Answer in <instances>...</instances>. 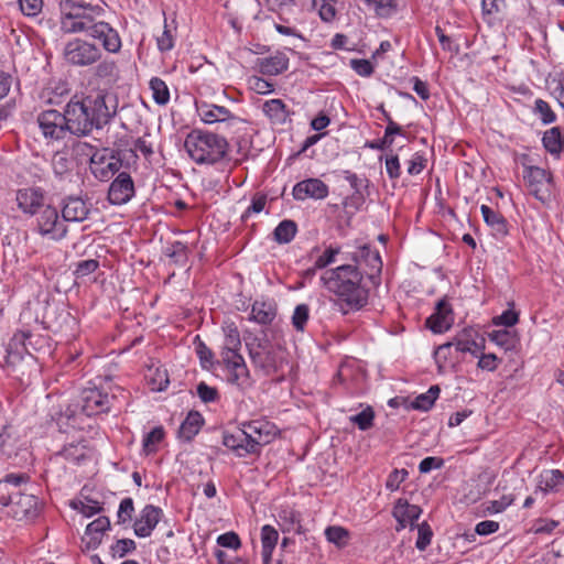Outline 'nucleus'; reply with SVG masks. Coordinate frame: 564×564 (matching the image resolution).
Returning <instances> with one entry per match:
<instances>
[{"label":"nucleus","instance_id":"nucleus-24","mask_svg":"<svg viewBox=\"0 0 564 564\" xmlns=\"http://www.w3.org/2000/svg\"><path fill=\"white\" fill-rule=\"evenodd\" d=\"M45 341V338L40 335H33L30 332L20 330L17 332L9 343V351L15 349L18 354L23 351L28 355H32L33 351L39 349V346Z\"/></svg>","mask_w":564,"mask_h":564},{"label":"nucleus","instance_id":"nucleus-44","mask_svg":"<svg viewBox=\"0 0 564 564\" xmlns=\"http://www.w3.org/2000/svg\"><path fill=\"white\" fill-rule=\"evenodd\" d=\"M533 113L538 116L543 124H551L556 121V115L550 105L543 99L534 101Z\"/></svg>","mask_w":564,"mask_h":564},{"label":"nucleus","instance_id":"nucleus-20","mask_svg":"<svg viewBox=\"0 0 564 564\" xmlns=\"http://www.w3.org/2000/svg\"><path fill=\"white\" fill-rule=\"evenodd\" d=\"M243 429L241 435L252 438L254 437L256 444L267 445L272 442L276 435V427L269 421L265 420H253L242 423Z\"/></svg>","mask_w":564,"mask_h":564},{"label":"nucleus","instance_id":"nucleus-17","mask_svg":"<svg viewBox=\"0 0 564 564\" xmlns=\"http://www.w3.org/2000/svg\"><path fill=\"white\" fill-rule=\"evenodd\" d=\"M61 213L64 223H82L90 214L91 204L80 196H66L61 200Z\"/></svg>","mask_w":564,"mask_h":564},{"label":"nucleus","instance_id":"nucleus-33","mask_svg":"<svg viewBox=\"0 0 564 564\" xmlns=\"http://www.w3.org/2000/svg\"><path fill=\"white\" fill-rule=\"evenodd\" d=\"M477 333L474 329H464L462 334L457 335L452 343H454L455 350L460 352H470L474 356H477L478 351L482 349L480 347L474 336Z\"/></svg>","mask_w":564,"mask_h":564},{"label":"nucleus","instance_id":"nucleus-41","mask_svg":"<svg viewBox=\"0 0 564 564\" xmlns=\"http://www.w3.org/2000/svg\"><path fill=\"white\" fill-rule=\"evenodd\" d=\"M337 3L338 0H313V8L324 22H333L337 14Z\"/></svg>","mask_w":564,"mask_h":564},{"label":"nucleus","instance_id":"nucleus-60","mask_svg":"<svg viewBox=\"0 0 564 564\" xmlns=\"http://www.w3.org/2000/svg\"><path fill=\"white\" fill-rule=\"evenodd\" d=\"M350 67L362 77H369L373 74V65L368 59L354 58L350 59Z\"/></svg>","mask_w":564,"mask_h":564},{"label":"nucleus","instance_id":"nucleus-53","mask_svg":"<svg viewBox=\"0 0 564 564\" xmlns=\"http://www.w3.org/2000/svg\"><path fill=\"white\" fill-rule=\"evenodd\" d=\"M134 512V506L132 498H124L121 500L119 505V509L117 512L118 523H126L127 521H130L132 518V514Z\"/></svg>","mask_w":564,"mask_h":564},{"label":"nucleus","instance_id":"nucleus-27","mask_svg":"<svg viewBox=\"0 0 564 564\" xmlns=\"http://www.w3.org/2000/svg\"><path fill=\"white\" fill-rule=\"evenodd\" d=\"M562 488H564V473L558 469L544 470L539 476L535 494L560 491Z\"/></svg>","mask_w":564,"mask_h":564},{"label":"nucleus","instance_id":"nucleus-49","mask_svg":"<svg viewBox=\"0 0 564 564\" xmlns=\"http://www.w3.org/2000/svg\"><path fill=\"white\" fill-rule=\"evenodd\" d=\"M379 17L391 15L398 7L397 0H366Z\"/></svg>","mask_w":564,"mask_h":564},{"label":"nucleus","instance_id":"nucleus-12","mask_svg":"<svg viewBox=\"0 0 564 564\" xmlns=\"http://www.w3.org/2000/svg\"><path fill=\"white\" fill-rule=\"evenodd\" d=\"M122 160L118 151L104 149L95 152L90 158V171L96 178L101 182L109 181L120 171Z\"/></svg>","mask_w":564,"mask_h":564},{"label":"nucleus","instance_id":"nucleus-28","mask_svg":"<svg viewBox=\"0 0 564 564\" xmlns=\"http://www.w3.org/2000/svg\"><path fill=\"white\" fill-rule=\"evenodd\" d=\"M110 520L108 517L101 516L90 522L87 528L85 534L89 536V540L86 542L87 549H97L102 539V534L109 530Z\"/></svg>","mask_w":564,"mask_h":564},{"label":"nucleus","instance_id":"nucleus-62","mask_svg":"<svg viewBox=\"0 0 564 564\" xmlns=\"http://www.w3.org/2000/svg\"><path fill=\"white\" fill-rule=\"evenodd\" d=\"M217 544L223 547L238 550L241 546L239 535L234 532H226L217 538Z\"/></svg>","mask_w":564,"mask_h":564},{"label":"nucleus","instance_id":"nucleus-22","mask_svg":"<svg viewBox=\"0 0 564 564\" xmlns=\"http://www.w3.org/2000/svg\"><path fill=\"white\" fill-rule=\"evenodd\" d=\"M292 194L296 200L323 199L328 195V186L318 178H307L296 183Z\"/></svg>","mask_w":564,"mask_h":564},{"label":"nucleus","instance_id":"nucleus-61","mask_svg":"<svg viewBox=\"0 0 564 564\" xmlns=\"http://www.w3.org/2000/svg\"><path fill=\"white\" fill-rule=\"evenodd\" d=\"M70 165L72 161L68 160L65 155H55L53 159L54 174L61 178L70 172Z\"/></svg>","mask_w":564,"mask_h":564},{"label":"nucleus","instance_id":"nucleus-29","mask_svg":"<svg viewBox=\"0 0 564 564\" xmlns=\"http://www.w3.org/2000/svg\"><path fill=\"white\" fill-rule=\"evenodd\" d=\"M276 316V306L272 302L256 301L251 307L250 319L261 325H270Z\"/></svg>","mask_w":564,"mask_h":564},{"label":"nucleus","instance_id":"nucleus-59","mask_svg":"<svg viewBox=\"0 0 564 564\" xmlns=\"http://www.w3.org/2000/svg\"><path fill=\"white\" fill-rule=\"evenodd\" d=\"M340 252L338 247H328L325 251L315 260V269H324L327 265L335 262L336 256Z\"/></svg>","mask_w":564,"mask_h":564},{"label":"nucleus","instance_id":"nucleus-58","mask_svg":"<svg viewBox=\"0 0 564 564\" xmlns=\"http://www.w3.org/2000/svg\"><path fill=\"white\" fill-rule=\"evenodd\" d=\"M170 383L167 370L156 368L153 376L151 377L152 390L164 391Z\"/></svg>","mask_w":564,"mask_h":564},{"label":"nucleus","instance_id":"nucleus-3","mask_svg":"<svg viewBox=\"0 0 564 564\" xmlns=\"http://www.w3.org/2000/svg\"><path fill=\"white\" fill-rule=\"evenodd\" d=\"M245 346L253 368L263 376L276 373L283 364V351L280 346L273 345L264 332L258 336L251 332L243 334Z\"/></svg>","mask_w":564,"mask_h":564},{"label":"nucleus","instance_id":"nucleus-46","mask_svg":"<svg viewBox=\"0 0 564 564\" xmlns=\"http://www.w3.org/2000/svg\"><path fill=\"white\" fill-rule=\"evenodd\" d=\"M375 412L371 406H367L361 412L351 415L350 422L356 424L359 430L368 431L373 425Z\"/></svg>","mask_w":564,"mask_h":564},{"label":"nucleus","instance_id":"nucleus-39","mask_svg":"<svg viewBox=\"0 0 564 564\" xmlns=\"http://www.w3.org/2000/svg\"><path fill=\"white\" fill-rule=\"evenodd\" d=\"M88 448L84 442L70 443L63 447L61 455L70 462L79 463L88 457Z\"/></svg>","mask_w":564,"mask_h":564},{"label":"nucleus","instance_id":"nucleus-23","mask_svg":"<svg viewBox=\"0 0 564 564\" xmlns=\"http://www.w3.org/2000/svg\"><path fill=\"white\" fill-rule=\"evenodd\" d=\"M162 516V509L153 505H147L135 520L133 530L137 536L147 538L151 535Z\"/></svg>","mask_w":564,"mask_h":564},{"label":"nucleus","instance_id":"nucleus-43","mask_svg":"<svg viewBox=\"0 0 564 564\" xmlns=\"http://www.w3.org/2000/svg\"><path fill=\"white\" fill-rule=\"evenodd\" d=\"M118 74V66L116 62L111 59L99 61L95 68V75L98 78L107 79L108 82H116Z\"/></svg>","mask_w":564,"mask_h":564},{"label":"nucleus","instance_id":"nucleus-57","mask_svg":"<svg viewBox=\"0 0 564 564\" xmlns=\"http://www.w3.org/2000/svg\"><path fill=\"white\" fill-rule=\"evenodd\" d=\"M99 268V262L96 259H88L79 261L76 264V269L74 271L76 278H85L91 273H94Z\"/></svg>","mask_w":564,"mask_h":564},{"label":"nucleus","instance_id":"nucleus-38","mask_svg":"<svg viewBox=\"0 0 564 564\" xmlns=\"http://www.w3.org/2000/svg\"><path fill=\"white\" fill-rule=\"evenodd\" d=\"M163 253L178 265H184L188 258L187 246L181 241H174L165 246Z\"/></svg>","mask_w":564,"mask_h":564},{"label":"nucleus","instance_id":"nucleus-45","mask_svg":"<svg viewBox=\"0 0 564 564\" xmlns=\"http://www.w3.org/2000/svg\"><path fill=\"white\" fill-rule=\"evenodd\" d=\"M325 535L328 542L344 547L348 543L349 532L343 527L333 525L325 530Z\"/></svg>","mask_w":564,"mask_h":564},{"label":"nucleus","instance_id":"nucleus-15","mask_svg":"<svg viewBox=\"0 0 564 564\" xmlns=\"http://www.w3.org/2000/svg\"><path fill=\"white\" fill-rule=\"evenodd\" d=\"M199 118L208 124L224 122L227 126L242 124L243 121L224 106H217L206 101L196 102Z\"/></svg>","mask_w":564,"mask_h":564},{"label":"nucleus","instance_id":"nucleus-16","mask_svg":"<svg viewBox=\"0 0 564 564\" xmlns=\"http://www.w3.org/2000/svg\"><path fill=\"white\" fill-rule=\"evenodd\" d=\"M112 398L97 388H88L82 392L80 412L87 416L106 413L110 410Z\"/></svg>","mask_w":564,"mask_h":564},{"label":"nucleus","instance_id":"nucleus-64","mask_svg":"<svg viewBox=\"0 0 564 564\" xmlns=\"http://www.w3.org/2000/svg\"><path fill=\"white\" fill-rule=\"evenodd\" d=\"M19 6L23 14L35 17L42 10L43 0H19Z\"/></svg>","mask_w":564,"mask_h":564},{"label":"nucleus","instance_id":"nucleus-37","mask_svg":"<svg viewBox=\"0 0 564 564\" xmlns=\"http://www.w3.org/2000/svg\"><path fill=\"white\" fill-rule=\"evenodd\" d=\"M279 540V532L269 524L261 529L262 557L272 555Z\"/></svg>","mask_w":564,"mask_h":564},{"label":"nucleus","instance_id":"nucleus-40","mask_svg":"<svg viewBox=\"0 0 564 564\" xmlns=\"http://www.w3.org/2000/svg\"><path fill=\"white\" fill-rule=\"evenodd\" d=\"M155 104L164 106L170 101V90L165 82L159 77H152L149 83Z\"/></svg>","mask_w":564,"mask_h":564},{"label":"nucleus","instance_id":"nucleus-25","mask_svg":"<svg viewBox=\"0 0 564 564\" xmlns=\"http://www.w3.org/2000/svg\"><path fill=\"white\" fill-rule=\"evenodd\" d=\"M422 513V510L416 505H410L405 499H399L394 507L392 514L395 518L398 525L397 531L403 530L408 524H413Z\"/></svg>","mask_w":564,"mask_h":564},{"label":"nucleus","instance_id":"nucleus-32","mask_svg":"<svg viewBox=\"0 0 564 564\" xmlns=\"http://www.w3.org/2000/svg\"><path fill=\"white\" fill-rule=\"evenodd\" d=\"M485 223L491 227L497 236L503 237L508 234V225L506 218L498 212H495L487 205L480 207Z\"/></svg>","mask_w":564,"mask_h":564},{"label":"nucleus","instance_id":"nucleus-35","mask_svg":"<svg viewBox=\"0 0 564 564\" xmlns=\"http://www.w3.org/2000/svg\"><path fill=\"white\" fill-rule=\"evenodd\" d=\"M543 147L547 152L558 155L564 148V138L562 137L561 129L553 127L544 132L542 138Z\"/></svg>","mask_w":564,"mask_h":564},{"label":"nucleus","instance_id":"nucleus-47","mask_svg":"<svg viewBox=\"0 0 564 564\" xmlns=\"http://www.w3.org/2000/svg\"><path fill=\"white\" fill-rule=\"evenodd\" d=\"M489 338L506 350L513 348L516 345V336L507 329L494 330L489 334Z\"/></svg>","mask_w":564,"mask_h":564},{"label":"nucleus","instance_id":"nucleus-6","mask_svg":"<svg viewBox=\"0 0 564 564\" xmlns=\"http://www.w3.org/2000/svg\"><path fill=\"white\" fill-rule=\"evenodd\" d=\"M106 10L100 6H95L90 18L78 25L77 33H85L86 36L98 41L108 53H118L122 46L120 35L110 23L104 20Z\"/></svg>","mask_w":564,"mask_h":564},{"label":"nucleus","instance_id":"nucleus-13","mask_svg":"<svg viewBox=\"0 0 564 564\" xmlns=\"http://www.w3.org/2000/svg\"><path fill=\"white\" fill-rule=\"evenodd\" d=\"M36 122L46 140L59 141L65 139L66 134L69 133L64 112H59L55 109L40 112Z\"/></svg>","mask_w":564,"mask_h":564},{"label":"nucleus","instance_id":"nucleus-2","mask_svg":"<svg viewBox=\"0 0 564 564\" xmlns=\"http://www.w3.org/2000/svg\"><path fill=\"white\" fill-rule=\"evenodd\" d=\"M321 281L336 299L334 306L344 315L358 312L368 304L369 290L364 273L352 264H343L323 272Z\"/></svg>","mask_w":564,"mask_h":564},{"label":"nucleus","instance_id":"nucleus-34","mask_svg":"<svg viewBox=\"0 0 564 564\" xmlns=\"http://www.w3.org/2000/svg\"><path fill=\"white\" fill-rule=\"evenodd\" d=\"M263 111L273 123L282 124L286 121L289 112L281 99L267 100L263 104Z\"/></svg>","mask_w":564,"mask_h":564},{"label":"nucleus","instance_id":"nucleus-11","mask_svg":"<svg viewBox=\"0 0 564 564\" xmlns=\"http://www.w3.org/2000/svg\"><path fill=\"white\" fill-rule=\"evenodd\" d=\"M59 9L62 13V29L66 33H77L78 25L85 23L90 18L95 6L83 0H59Z\"/></svg>","mask_w":564,"mask_h":564},{"label":"nucleus","instance_id":"nucleus-30","mask_svg":"<svg viewBox=\"0 0 564 564\" xmlns=\"http://www.w3.org/2000/svg\"><path fill=\"white\" fill-rule=\"evenodd\" d=\"M345 180L350 184L354 194L350 197L351 204L358 207L365 202V192L369 187V181L365 176H359L350 171H344Z\"/></svg>","mask_w":564,"mask_h":564},{"label":"nucleus","instance_id":"nucleus-5","mask_svg":"<svg viewBox=\"0 0 564 564\" xmlns=\"http://www.w3.org/2000/svg\"><path fill=\"white\" fill-rule=\"evenodd\" d=\"M225 344L220 352L221 362L229 372L228 381L245 388L250 384L249 369L240 355L241 337L237 326L234 323L225 328Z\"/></svg>","mask_w":564,"mask_h":564},{"label":"nucleus","instance_id":"nucleus-36","mask_svg":"<svg viewBox=\"0 0 564 564\" xmlns=\"http://www.w3.org/2000/svg\"><path fill=\"white\" fill-rule=\"evenodd\" d=\"M297 232V225L294 220L284 219L274 229L273 237L278 243L291 242Z\"/></svg>","mask_w":564,"mask_h":564},{"label":"nucleus","instance_id":"nucleus-56","mask_svg":"<svg viewBox=\"0 0 564 564\" xmlns=\"http://www.w3.org/2000/svg\"><path fill=\"white\" fill-rule=\"evenodd\" d=\"M267 204V196L264 194L257 193L251 200V205L241 215V220L246 221L250 214L261 213Z\"/></svg>","mask_w":564,"mask_h":564},{"label":"nucleus","instance_id":"nucleus-18","mask_svg":"<svg viewBox=\"0 0 564 564\" xmlns=\"http://www.w3.org/2000/svg\"><path fill=\"white\" fill-rule=\"evenodd\" d=\"M134 183L131 175L127 172H121L109 186L108 200L111 205H123L134 196Z\"/></svg>","mask_w":564,"mask_h":564},{"label":"nucleus","instance_id":"nucleus-10","mask_svg":"<svg viewBox=\"0 0 564 564\" xmlns=\"http://www.w3.org/2000/svg\"><path fill=\"white\" fill-rule=\"evenodd\" d=\"M351 260L355 262L352 265L357 267L375 288L380 285L382 260L377 249L369 245L359 246L351 252Z\"/></svg>","mask_w":564,"mask_h":564},{"label":"nucleus","instance_id":"nucleus-8","mask_svg":"<svg viewBox=\"0 0 564 564\" xmlns=\"http://www.w3.org/2000/svg\"><path fill=\"white\" fill-rule=\"evenodd\" d=\"M102 50L95 43L76 37L68 41L63 48L65 62L76 67H87L100 61Z\"/></svg>","mask_w":564,"mask_h":564},{"label":"nucleus","instance_id":"nucleus-48","mask_svg":"<svg viewBox=\"0 0 564 564\" xmlns=\"http://www.w3.org/2000/svg\"><path fill=\"white\" fill-rule=\"evenodd\" d=\"M164 430L162 426L154 427L151 432L145 434L143 438V449L147 454L156 451V445L163 440Z\"/></svg>","mask_w":564,"mask_h":564},{"label":"nucleus","instance_id":"nucleus-55","mask_svg":"<svg viewBox=\"0 0 564 564\" xmlns=\"http://www.w3.org/2000/svg\"><path fill=\"white\" fill-rule=\"evenodd\" d=\"M197 394L204 403L215 402L219 399L218 390L204 381L197 384Z\"/></svg>","mask_w":564,"mask_h":564},{"label":"nucleus","instance_id":"nucleus-31","mask_svg":"<svg viewBox=\"0 0 564 564\" xmlns=\"http://www.w3.org/2000/svg\"><path fill=\"white\" fill-rule=\"evenodd\" d=\"M203 424L202 414L197 411H191L180 426L178 436L189 442L198 434Z\"/></svg>","mask_w":564,"mask_h":564},{"label":"nucleus","instance_id":"nucleus-14","mask_svg":"<svg viewBox=\"0 0 564 564\" xmlns=\"http://www.w3.org/2000/svg\"><path fill=\"white\" fill-rule=\"evenodd\" d=\"M37 229L42 236H51L53 239H63L67 234L64 220H59L58 212L51 205H44L39 212Z\"/></svg>","mask_w":564,"mask_h":564},{"label":"nucleus","instance_id":"nucleus-26","mask_svg":"<svg viewBox=\"0 0 564 564\" xmlns=\"http://www.w3.org/2000/svg\"><path fill=\"white\" fill-rule=\"evenodd\" d=\"M257 65L261 74L275 76L288 69L289 58L284 53L276 52L272 56L258 58Z\"/></svg>","mask_w":564,"mask_h":564},{"label":"nucleus","instance_id":"nucleus-7","mask_svg":"<svg viewBox=\"0 0 564 564\" xmlns=\"http://www.w3.org/2000/svg\"><path fill=\"white\" fill-rule=\"evenodd\" d=\"M0 505L9 507V514L15 520H33L39 514V499L34 494L7 491L0 495Z\"/></svg>","mask_w":564,"mask_h":564},{"label":"nucleus","instance_id":"nucleus-19","mask_svg":"<svg viewBox=\"0 0 564 564\" xmlns=\"http://www.w3.org/2000/svg\"><path fill=\"white\" fill-rule=\"evenodd\" d=\"M15 200L24 214L35 215L45 205V192L41 187L21 188L17 192Z\"/></svg>","mask_w":564,"mask_h":564},{"label":"nucleus","instance_id":"nucleus-42","mask_svg":"<svg viewBox=\"0 0 564 564\" xmlns=\"http://www.w3.org/2000/svg\"><path fill=\"white\" fill-rule=\"evenodd\" d=\"M440 391L438 386H432L425 393H422L414 399L412 408L421 411L430 410L438 398Z\"/></svg>","mask_w":564,"mask_h":564},{"label":"nucleus","instance_id":"nucleus-52","mask_svg":"<svg viewBox=\"0 0 564 564\" xmlns=\"http://www.w3.org/2000/svg\"><path fill=\"white\" fill-rule=\"evenodd\" d=\"M135 542L131 539H120L110 549L113 557H123L128 553L134 551Z\"/></svg>","mask_w":564,"mask_h":564},{"label":"nucleus","instance_id":"nucleus-4","mask_svg":"<svg viewBox=\"0 0 564 564\" xmlns=\"http://www.w3.org/2000/svg\"><path fill=\"white\" fill-rule=\"evenodd\" d=\"M188 155L198 164H215L226 158L229 144L216 133L193 130L185 139Z\"/></svg>","mask_w":564,"mask_h":564},{"label":"nucleus","instance_id":"nucleus-51","mask_svg":"<svg viewBox=\"0 0 564 564\" xmlns=\"http://www.w3.org/2000/svg\"><path fill=\"white\" fill-rule=\"evenodd\" d=\"M310 316V307L307 304H299L292 316V324L296 330H304Z\"/></svg>","mask_w":564,"mask_h":564},{"label":"nucleus","instance_id":"nucleus-54","mask_svg":"<svg viewBox=\"0 0 564 564\" xmlns=\"http://www.w3.org/2000/svg\"><path fill=\"white\" fill-rule=\"evenodd\" d=\"M408 476L409 473L404 468L392 470L386 481L387 489L391 491L398 490L400 485L408 478Z\"/></svg>","mask_w":564,"mask_h":564},{"label":"nucleus","instance_id":"nucleus-1","mask_svg":"<svg viewBox=\"0 0 564 564\" xmlns=\"http://www.w3.org/2000/svg\"><path fill=\"white\" fill-rule=\"evenodd\" d=\"M118 101L111 94L98 91L82 99L72 98L64 108L70 134L86 137L107 126L117 113Z\"/></svg>","mask_w":564,"mask_h":564},{"label":"nucleus","instance_id":"nucleus-21","mask_svg":"<svg viewBox=\"0 0 564 564\" xmlns=\"http://www.w3.org/2000/svg\"><path fill=\"white\" fill-rule=\"evenodd\" d=\"M454 322V314L451 304L442 299L436 303L435 312L426 319V326L436 334L449 329Z\"/></svg>","mask_w":564,"mask_h":564},{"label":"nucleus","instance_id":"nucleus-63","mask_svg":"<svg viewBox=\"0 0 564 564\" xmlns=\"http://www.w3.org/2000/svg\"><path fill=\"white\" fill-rule=\"evenodd\" d=\"M417 531H419V536H417L415 546L420 551H424L431 543L433 532L426 522L419 525Z\"/></svg>","mask_w":564,"mask_h":564},{"label":"nucleus","instance_id":"nucleus-50","mask_svg":"<svg viewBox=\"0 0 564 564\" xmlns=\"http://www.w3.org/2000/svg\"><path fill=\"white\" fill-rule=\"evenodd\" d=\"M72 507L87 518L102 511V507L99 502L91 499H87V501H73Z\"/></svg>","mask_w":564,"mask_h":564},{"label":"nucleus","instance_id":"nucleus-9","mask_svg":"<svg viewBox=\"0 0 564 564\" xmlns=\"http://www.w3.org/2000/svg\"><path fill=\"white\" fill-rule=\"evenodd\" d=\"M523 180L529 189L538 200L547 204L554 196L555 184L551 172L533 165H524Z\"/></svg>","mask_w":564,"mask_h":564}]
</instances>
